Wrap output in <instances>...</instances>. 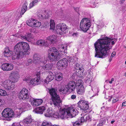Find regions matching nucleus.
Returning a JSON list of instances; mask_svg holds the SVG:
<instances>
[{
    "instance_id": "obj_20",
    "label": "nucleus",
    "mask_w": 126,
    "mask_h": 126,
    "mask_svg": "<svg viewBox=\"0 0 126 126\" xmlns=\"http://www.w3.org/2000/svg\"><path fill=\"white\" fill-rule=\"evenodd\" d=\"M48 74L47 77L44 81L46 83H48L49 82L51 81L54 79V76L51 72H49Z\"/></svg>"
},
{
    "instance_id": "obj_8",
    "label": "nucleus",
    "mask_w": 126,
    "mask_h": 126,
    "mask_svg": "<svg viewBox=\"0 0 126 126\" xmlns=\"http://www.w3.org/2000/svg\"><path fill=\"white\" fill-rule=\"evenodd\" d=\"M89 102L88 101L84 100H81L79 101L78 103V107L80 109L83 110L82 112L88 113L90 112L88 110L89 108Z\"/></svg>"
},
{
    "instance_id": "obj_40",
    "label": "nucleus",
    "mask_w": 126,
    "mask_h": 126,
    "mask_svg": "<svg viewBox=\"0 0 126 126\" xmlns=\"http://www.w3.org/2000/svg\"><path fill=\"white\" fill-rule=\"evenodd\" d=\"M41 25V23L35 20L34 23V27H39Z\"/></svg>"
},
{
    "instance_id": "obj_14",
    "label": "nucleus",
    "mask_w": 126,
    "mask_h": 126,
    "mask_svg": "<svg viewBox=\"0 0 126 126\" xmlns=\"http://www.w3.org/2000/svg\"><path fill=\"white\" fill-rule=\"evenodd\" d=\"M82 80L80 79L78 80V82L79 83L77 91V93L79 94H82L84 93L85 91L84 86L82 85Z\"/></svg>"
},
{
    "instance_id": "obj_35",
    "label": "nucleus",
    "mask_w": 126,
    "mask_h": 126,
    "mask_svg": "<svg viewBox=\"0 0 126 126\" xmlns=\"http://www.w3.org/2000/svg\"><path fill=\"white\" fill-rule=\"evenodd\" d=\"M53 65L51 63H48L46 64L45 65L43 66V67L44 69L46 70H50Z\"/></svg>"
},
{
    "instance_id": "obj_38",
    "label": "nucleus",
    "mask_w": 126,
    "mask_h": 126,
    "mask_svg": "<svg viewBox=\"0 0 126 126\" xmlns=\"http://www.w3.org/2000/svg\"><path fill=\"white\" fill-rule=\"evenodd\" d=\"M38 2V0H34L30 4L29 7L30 8H31L35 5H36Z\"/></svg>"
},
{
    "instance_id": "obj_24",
    "label": "nucleus",
    "mask_w": 126,
    "mask_h": 126,
    "mask_svg": "<svg viewBox=\"0 0 126 126\" xmlns=\"http://www.w3.org/2000/svg\"><path fill=\"white\" fill-rule=\"evenodd\" d=\"M67 59L70 62L73 63H74L78 60L77 58L75 56H68L67 57Z\"/></svg>"
},
{
    "instance_id": "obj_55",
    "label": "nucleus",
    "mask_w": 126,
    "mask_h": 126,
    "mask_svg": "<svg viewBox=\"0 0 126 126\" xmlns=\"http://www.w3.org/2000/svg\"><path fill=\"white\" fill-rule=\"evenodd\" d=\"M76 97V95L75 94H73L71 96V99H75Z\"/></svg>"
},
{
    "instance_id": "obj_10",
    "label": "nucleus",
    "mask_w": 126,
    "mask_h": 126,
    "mask_svg": "<svg viewBox=\"0 0 126 126\" xmlns=\"http://www.w3.org/2000/svg\"><path fill=\"white\" fill-rule=\"evenodd\" d=\"M13 82L10 80H7L2 83V85L4 88L7 90L13 89L14 88L15 85L13 84Z\"/></svg>"
},
{
    "instance_id": "obj_16",
    "label": "nucleus",
    "mask_w": 126,
    "mask_h": 126,
    "mask_svg": "<svg viewBox=\"0 0 126 126\" xmlns=\"http://www.w3.org/2000/svg\"><path fill=\"white\" fill-rule=\"evenodd\" d=\"M67 60L63 59L59 61L57 63V65L60 67L65 68L67 65Z\"/></svg>"
},
{
    "instance_id": "obj_63",
    "label": "nucleus",
    "mask_w": 126,
    "mask_h": 126,
    "mask_svg": "<svg viewBox=\"0 0 126 126\" xmlns=\"http://www.w3.org/2000/svg\"><path fill=\"white\" fill-rule=\"evenodd\" d=\"M102 125V124L101 123L98 124L97 126H101Z\"/></svg>"
},
{
    "instance_id": "obj_15",
    "label": "nucleus",
    "mask_w": 126,
    "mask_h": 126,
    "mask_svg": "<svg viewBox=\"0 0 126 126\" xmlns=\"http://www.w3.org/2000/svg\"><path fill=\"white\" fill-rule=\"evenodd\" d=\"M2 69L4 71H7L12 70L13 68V65L12 64L8 63L2 64L1 66Z\"/></svg>"
},
{
    "instance_id": "obj_37",
    "label": "nucleus",
    "mask_w": 126,
    "mask_h": 126,
    "mask_svg": "<svg viewBox=\"0 0 126 126\" xmlns=\"http://www.w3.org/2000/svg\"><path fill=\"white\" fill-rule=\"evenodd\" d=\"M55 23L53 20L51 19L50 21V26L51 29L54 30L55 29Z\"/></svg>"
},
{
    "instance_id": "obj_42",
    "label": "nucleus",
    "mask_w": 126,
    "mask_h": 126,
    "mask_svg": "<svg viewBox=\"0 0 126 126\" xmlns=\"http://www.w3.org/2000/svg\"><path fill=\"white\" fill-rule=\"evenodd\" d=\"M88 77L87 76L86 78L85 81L86 83H90L91 82V78L90 75L89 76L88 75Z\"/></svg>"
},
{
    "instance_id": "obj_23",
    "label": "nucleus",
    "mask_w": 126,
    "mask_h": 126,
    "mask_svg": "<svg viewBox=\"0 0 126 126\" xmlns=\"http://www.w3.org/2000/svg\"><path fill=\"white\" fill-rule=\"evenodd\" d=\"M48 57L51 62L58 61L60 58V56H48Z\"/></svg>"
},
{
    "instance_id": "obj_27",
    "label": "nucleus",
    "mask_w": 126,
    "mask_h": 126,
    "mask_svg": "<svg viewBox=\"0 0 126 126\" xmlns=\"http://www.w3.org/2000/svg\"><path fill=\"white\" fill-rule=\"evenodd\" d=\"M5 55L6 54L9 55H13L14 53H13L12 51L10 50L9 49V48L7 47H5L4 49V51L3 53Z\"/></svg>"
},
{
    "instance_id": "obj_17",
    "label": "nucleus",
    "mask_w": 126,
    "mask_h": 126,
    "mask_svg": "<svg viewBox=\"0 0 126 126\" xmlns=\"http://www.w3.org/2000/svg\"><path fill=\"white\" fill-rule=\"evenodd\" d=\"M85 113L82 112V115H83L82 117L80 119V121L81 123H82L84 122H86L88 120H91V118L88 114H85Z\"/></svg>"
},
{
    "instance_id": "obj_48",
    "label": "nucleus",
    "mask_w": 126,
    "mask_h": 126,
    "mask_svg": "<svg viewBox=\"0 0 126 126\" xmlns=\"http://www.w3.org/2000/svg\"><path fill=\"white\" fill-rule=\"evenodd\" d=\"M21 123H14L11 126H21L22 125L21 124Z\"/></svg>"
},
{
    "instance_id": "obj_64",
    "label": "nucleus",
    "mask_w": 126,
    "mask_h": 126,
    "mask_svg": "<svg viewBox=\"0 0 126 126\" xmlns=\"http://www.w3.org/2000/svg\"><path fill=\"white\" fill-rule=\"evenodd\" d=\"M115 54H116L115 52H113L112 53L111 55H115Z\"/></svg>"
},
{
    "instance_id": "obj_28",
    "label": "nucleus",
    "mask_w": 126,
    "mask_h": 126,
    "mask_svg": "<svg viewBox=\"0 0 126 126\" xmlns=\"http://www.w3.org/2000/svg\"><path fill=\"white\" fill-rule=\"evenodd\" d=\"M21 108L22 109L28 110L30 106V105L27 102L23 103L22 104Z\"/></svg>"
},
{
    "instance_id": "obj_59",
    "label": "nucleus",
    "mask_w": 126,
    "mask_h": 126,
    "mask_svg": "<svg viewBox=\"0 0 126 126\" xmlns=\"http://www.w3.org/2000/svg\"><path fill=\"white\" fill-rule=\"evenodd\" d=\"M106 121L104 119H103L101 120V123L102 124V125L104 124L105 123Z\"/></svg>"
},
{
    "instance_id": "obj_6",
    "label": "nucleus",
    "mask_w": 126,
    "mask_h": 126,
    "mask_svg": "<svg viewBox=\"0 0 126 126\" xmlns=\"http://www.w3.org/2000/svg\"><path fill=\"white\" fill-rule=\"evenodd\" d=\"M80 28L84 32H86L90 26V21L88 18H84L81 20L80 24Z\"/></svg>"
},
{
    "instance_id": "obj_47",
    "label": "nucleus",
    "mask_w": 126,
    "mask_h": 126,
    "mask_svg": "<svg viewBox=\"0 0 126 126\" xmlns=\"http://www.w3.org/2000/svg\"><path fill=\"white\" fill-rule=\"evenodd\" d=\"M28 4L27 2L26 1H25L24 3L23 4L22 8V9H25L27 10V6Z\"/></svg>"
},
{
    "instance_id": "obj_62",
    "label": "nucleus",
    "mask_w": 126,
    "mask_h": 126,
    "mask_svg": "<svg viewBox=\"0 0 126 126\" xmlns=\"http://www.w3.org/2000/svg\"><path fill=\"white\" fill-rule=\"evenodd\" d=\"M23 80L25 81H26L27 82L29 81V79L26 78H24L23 79Z\"/></svg>"
},
{
    "instance_id": "obj_49",
    "label": "nucleus",
    "mask_w": 126,
    "mask_h": 126,
    "mask_svg": "<svg viewBox=\"0 0 126 126\" xmlns=\"http://www.w3.org/2000/svg\"><path fill=\"white\" fill-rule=\"evenodd\" d=\"M26 35L28 37V38H27L28 40H29V41L30 40V39H31L32 36V34L30 33H28Z\"/></svg>"
},
{
    "instance_id": "obj_22",
    "label": "nucleus",
    "mask_w": 126,
    "mask_h": 126,
    "mask_svg": "<svg viewBox=\"0 0 126 126\" xmlns=\"http://www.w3.org/2000/svg\"><path fill=\"white\" fill-rule=\"evenodd\" d=\"M45 110V107L42 106L37 108L35 109L34 111L35 113L40 114H42L43 113Z\"/></svg>"
},
{
    "instance_id": "obj_32",
    "label": "nucleus",
    "mask_w": 126,
    "mask_h": 126,
    "mask_svg": "<svg viewBox=\"0 0 126 126\" xmlns=\"http://www.w3.org/2000/svg\"><path fill=\"white\" fill-rule=\"evenodd\" d=\"M35 21V19H33V20H27L26 23L29 26L34 27V23Z\"/></svg>"
},
{
    "instance_id": "obj_19",
    "label": "nucleus",
    "mask_w": 126,
    "mask_h": 126,
    "mask_svg": "<svg viewBox=\"0 0 126 126\" xmlns=\"http://www.w3.org/2000/svg\"><path fill=\"white\" fill-rule=\"evenodd\" d=\"M59 47V48L60 49V52H59V53H60V55H66L67 54L66 45L64 44H62L60 45Z\"/></svg>"
},
{
    "instance_id": "obj_25",
    "label": "nucleus",
    "mask_w": 126,
    "mask_h": 126,
    "mask_svg": "<svg viewBox=\"0 0 126 126\" xmlns=\"http://www.w3.org/2000/svg\"><path fill=\"white\" fill-rule=\"evenodd\" d=\"M53 112L50 109H48L45 114V116L47 117H52Z\"/></svg>"
},
{
    "instance_id": "obj_61",
    "label": "nucleus",
    "mask_w": 126,
    "mask_h": 126,
    "mask_svg": "<svg viewBox=\"0 0 126 126\" xmlns=\"http://www.w3.org/2000/svg\"><path fill=\"white\" fill-rule=\"evenodd\" d=\"M122 106H126V101L124 102L122 104Z\"/></svg>"
},
{
    "instance_id": "obj_29",
    "label": "nucleus",
    "mask_w": 126,
    "mask_h": 126,
    "mask_svg": "<svg viewBox=\"0 0 126 126\" xmlns=\"http://www.w3.org/2000/svg\"><path fill=\"white\" fill-rule=\"evenodd\" d=\"M75 67L77 69L81 71L82 73H83L84 69L81 65H80L78 63H76L75 65Z\"/></svg>"
},
{
    "instance_id": "obj_57",
    "label": "nucleus",
    "mask_w": 126,
    "mask_h": 126,
    "mask_svg": "<svg viewBox=\"0 0 126 126\" xmlns=\"http://www.w3.org/2000/svg\"><path fill=\"white\" fill-rule=\"evenodd\" d=\"M65 90L66 91H67V90H65L64 88H62L61 89H60L59 90V91L60 92H63V93H64L65 91Z\"/></svg>"
},
{
    "instance_id": "obj_12",
    "label": "nucleus",
    "mask_w": 126,
    "mask_h": 126,
    "mask_svg": "<svg viewBox=\"0 0 126 126\" xmlns=\"http://www.w3.org/2000/svg\"><path fill=\"white\" fill-rule=\"evenodd\" d=\"M40 72H37L36 74V77L30 81V84L34 85L40 84L41 82L40 77Z\"/></svg>"
},
{
    "instance_id": "obj_34",
    "label": "nucleus",
    "mask_w": 126,
    "mask_h": 126,
    "mask_svg": "<svg viewBox=\"0 0 126 126\" xmlns=\"http://www.w3.org/2000/svg\"><path fill=\"white\" fill-rule=\"evenodd\" d=\"M28 97V98H26L25 99L27 100V101H29L30 102L32 105H34V103L35 99L32 97L30 95Z\"/></svg>"
},
{
    "instance_id": "obj_30",
    "label": "nucleus",
    "mask_w": 126,
    "mask_h": 126,
    "mask_svg": "<svg viewBox=\"0 0 126 126\" xmlns=\"http://www.w3.org/2000/svg\"><path fill=\"white\" fill-rule=\"evenodd\" d=\"M43 102V100L41 99H35L34 103V105L38 106L40 105Z\"/></svg>"
},
{
    "instance_id": "obj_56",
    "label": "nucleus",
    "mask_w": 126,
    "mask_h": 126,
    "mask_svg": "<svg viewBox=\"0 0 126 126\" xmlns=\"http://www.w3.org/2000/svg\"><path fill=\"white\" fill-rule=\"evenodd\" d=\"M118 100V98L116 97H115V98H114L112 100V102L113 103H115Z\"/></svg>"
},
{
    "instance_id": "obj_58",
    "label": "nucleus",
    "mask_w": 126,
    "mask_h": 126,
    "mask_svg": "<svg viewBox=\"0 0 126 126\" xmlns=\"http://www.w3.org/2000/svg\"><path fill=\"white\" fill-rule=\"evenodd\" d=\"M114 57V56H110V57H109V61L110 62L111 61L112 58Z\"/></svg>"
},
{
    "instance_id": "obj_31",
    "label": "nucleus",
    "mask_w": 126,
    "mask_h": 126,
    "mask_svg": "<svg viewBox=\"0 0 126 126\" xmlns=\"http://www.w3.org/2000/svg\"><path fill=\"white\" fill-rule=\"evenodd\" d=\"M55 78L56 80L58 81H60L62 79L63 74L60 72H59L57 74L55 75Z\"/></svg>"
},
{
    "instance_id": "obj_52",
    "label": "nucleus",
    "mask_w": 126,
    "mask_h": 126,
    "mask_svg": "<svg viewBox=\"0 0 126 126\" xmlns=\"http://www.w3.org/2000/svg\"><path fill=\"white\" fill-rule=\"evenodd\" d=\"M28 63H26V65H29L30 64H31L32 63V60L31 59H29L28 61Z\"/></svg>"
},
{
    "instance_id": "obj_36",
    "label": "nucleus",
    "mask_w": 126,
    "mask_h": 126,
    "mask_svg": "<svg viewBox=\"0 0 126 126\" xmlns=\"http://www.w3.org/2000/svg\"><path fill=\"white\" fill-rule=\"evenodd\" d=\"M38 56H34L33 57V62L34 63H39L40 62V58Z\"/></svg>"
},
{
    "instance_id": "obj_2",
    "label": "nucleus",
    "mask_w": 126,
    "mask_h": 126,
    "mask_svg": "<svg viewBox=\"0 0 126 126\" xmlns=\"http://www.w3.org/2000/svg\"><path fill=\"white\" fill-rule=\"evenodd\" d=\"M78 111L72 107H70L67 109L61 108L59 113H54L53 114L52 117L56 118H60L62 119L69 117L73 118L75 116Z\"/></svg>"
},
{
    "instance_id": "obj_13",
    "label": "nucleus",
    "mask_w": 126,
    "mask_h": 126,
    "mask_svg": "<svg viewBox=\"0 0 126 126\" xmlns=\"http://www.w3.org/2000/svg\"><path fill=\"white\" fill-rule=\"evenodd\" d=\"M9 77L13 83L16 82L19 78L18 73L16 71H12Z\"/></svg>"
},
{
    "instance_id": "obj_3",
    "label": "nucleus",
    "mask_w": 126,
    "mask_h": 126,
    "mask_svg": "<svg viewBox=\"0 0 126 126\" xmlns=\"http://www.w3.org/2000/svg\"><path fill=\"white\" fill-rule=\"evenodd\" d=\"M28 44L25 42L17 43L15 47L14 52L16 55H27L30 54Z\"/></svg>"
},
{
    "instance_id": "obj_9",
    "label": "nucleus",
    "mask_w": 126,
    "mask_h": 126,
    "mask_svg": "<svg viewBox=\"0 0 126 126\" xmlns=\"http://www.w3.org/2000/svg\"><path fill=\"white\" fill-rule=\"evenodd\" d=\"M78 80L76 82L73 81H70L65 86V88L67 89L66 91L69 90L71 92L74 91L75 88L78 87L79 84Z\"/></svg>"
},
{
    "instance_id": "obj_5",
    "label": "nucleus",
    "mask_w": 126,
    "mask_h": 126,
    "mask_svg": "<svg viewBox=\"0 0 126 126\" xmlns=\"http://www.w3.org/2000/svg\"><path fill=\"white\" fill-rule=\"evenodd\" d=\"M2 116L4 118V119L6 120H9L10 118L12 117H18L19 115L16 116L15 114H14L13 110L11 109L7 108L5 109L3 111Z\"/></svg>"
},
{
    "instance_id": "obj_1",
    "label": "nucleus",
    "mask_w": 126,
    "mask_h": 126,
    "mask_svg": "<svg viewBox=\"0 0 126 126\" xmlns=\"http://www.w3.org/2000/svg\"><path fill=\"white\" fill-rule=\"evenodd\" d=\"M115 38H110L105 35L101 36V38L98 39L94 44L95 55H108L109 50L112 48L115 42L112 40Z\"/></svg>"
},
{
    "instance_id": "obj_26",
    "label": "nucleus",
    "mask_w": 126,
    "mask_h": 126,
    "mask_svg": "<svg viewBox=\"0 0 126 126\" xmlns=\"http://www.w3.org/2000/svg\"><path fill=\"white\" fill-rule=\"evenodd\" d=\"M32 121V119L31 116L27 117L23 121V123L27 124H29L31 123Z\"/></svg>"
},
{
    "instance_id": "obj_21",
    "label": "nucleus",
    "mask_w": 126,
    "mask_h": 126,
    "mask_svg": "<svg viewBox=\"0 0 126 126\" xmlns=\"http://www.w3.org/2000/svg\"><path fill=\"white\" fill-rule=\"evenodd\" d=\"M37 15L40 18L45 19L48 18L49 16V14L46 11H45L42 14L37 13Z\"/></svg>"
},
{
    "instance_id": "obj_44",
    "label": "nucleus",
    "mask_w": 126,
    "mask_h": 126,
    "mask_svg": "<svg viewBox=\"0 0 126 126\" xmlns=\"http://www.w3.org/2000/svg\"><path fill=\"white\" fill-rule=\"evenodd\" d=\"M6 92L5 90L0 89V95L1 96H5L6 95Z\"/></svg>"
},
{
    "instance_id": "obj_50",
    "label": "nucleus",
    "mask_w": 126,
    "mask_h": 126,
    "mask_svg": "<svg viewBox=\"0 0 126 126\" xmlns=\"http://www.w3.org/2000/svg\"><path fill=\"white\" fill-rule=\"evenodd\" d=\"M20 56H12V59L13 60H14L15 59V56L16 57V59H18L20 58Z\"/></svg>"
},
{
    "instance_id": "obj_18",
    "label": "nucleus",
    "mask_w": 126,
    "mask_h": 126,
    "mask_svg": "<svg viewBox=\"0 0 126 126\" xmlns=\"http://www.w3.org/2000/svg\"><path fill=\"white\" fill-rule=\"evenodd\" d=\"M58 50L55 47H52L50 48L48 50V55H60L59 52H58Z\"/></svg>"
},
{
    "instance_id": "obj_51",
    "label": "nucleus",
    "mask_w": 126,
    "mask_h": 126,
    "mask_svg": "<svg viewBox=\"0 0 126 126\" xmlns=\"http://www.w3.org/2000/svg\"><path fill=\"white\" fill-rule=\"evenodd\" d=\"M27 10V9H22V8H21V11L20 14L21 15H22L23 14L25 13V12Z\"/></svg>"
},
{
    "instance_id": "obj_4",
    "label": "nucleus",
    "mask_w": 126,
    "mask_h": 126,
    "mask_svg": "<svg viewBox=\"0 0 126 126\" xmlns=\"http://www.w3.org/2000/svg\"><path fill=\"white\" fill-rule=\"evenodd\" d=\"M49 91L50 95L51 104L55 106H59L62 101L59 96L57 93V89L52 88L49 89Z\"/></svg>"
},
{
    "instance_id": "obj_11",
    "label": "nucleus",
    "mask_w": 126,
    "mask_h": 126,
    "mask_svg": "<svg viewBox=\"0 0 126 126\" xmlns=\"http://www.w3.org/2000/svg\"><path fill=\"white\" fill-rule=\"evenodd\" d=\"M29 95L28 90L24 88L20 92L19 97L20 99L25 100L26 98H28Z\"/></svg>"
},
{
    "instance_id": "obj_45",
    "label": "nucleus",
    "mask_w": 126,
    "mask_h": 126,
    "mask_svg": "<svg viewBox=\"0 0 126 126\" xmlns=\"http://www.w3.org/2000/svg\"><path fill=\"white\" fill-rule=\"evenodd\" d=\"M80 119L78 121L75 122L74 123H73L74 126H79L80 125V123H81L80 122Z\"/></svg>"
},
{
    "instance_id": "obj_33",
    "label": "nucleus",
    "mask_w": 126,
    "mask_h": 126,
    "mask_svg": "<svg viewBox=\"0 0 126 126\" xmlns=\"http://www.w3.org/2000/svg\"><path fill=\"white\" fill-rule=\"evenodd\" d=\"M56 38V37L54 35L50 36L47 38V40L50 41L51 44L53 42L55 41Z\"/></svg>"
},
{
    "instance_id": "obj_54",
    "label": "nucleus",
    "mask_w": 126,
    "mask_h": 126,
    "mask_svg": "<svg viewBox=\"0 0 126 126\" xmlns=\"http://www.w3.org/2000/svg\"><path fill=\"white\" fill-rule=\"evenodd\" d=\"M74 10L77 12L79 14V8L78 7H77L76 8L74 7Z\"/></svg>"
},
{
    "instance_id": "obj_41",
    "label": "nucleus",
    "mask_w": 126,
    "mask_h": 126,
    "mask_svg": "<svg viewBox=\"0 0 126 126\" xmlns=\"http://www.w3.org/2000/svg\"><path fill=\"white\" fill-rule=\"evenodd\" d=\"M57 15L59 16H61V18H64L65 17V16L63 15V11L61 10H60L59 12H58L57 13Z\"/></svg>"
},
{
    "instance_id": "obj_60",
    "label": "nucleus",
    "mask_w": 126,
    "mask_h": 126,
    "mask_svg": "<svg viewBox=\"0 0 126 126\" xmlns=\"http://www.w3.org/2000/svg\"><path fill=\"white\" fill-rule=\"evenodd\" d=\"M125 0H120V4H123Z\"/></svg>"
},
{
    "instance_id": "obj_7",
    "label": "nucleus",
    "mask_w": 126,
    "mask_h": 126,
    "mask_svg": "<svg viewBox=\"0 0 126 126\" xmlns=\"http://www.w3.org/2000/svg\"><path fill=\"white\" fill-rule=\"evenodd\" d=\"M68 29L67 26L64 23H60L56 27V31L60 35L64 34Z\"/></svg>"
},
{
    "instance_id": "obj_53",
    "label": "nucleus",
    "mask_w": 126,
    "mask_h": 126,
    "mask_svg": "<svg viewBox=\"0 0 126 126\" xmlns=\"http://www.w3.org/2000/svg\"><path fill=\"white\" fill-rule=\"evenodd\" d=\"M106 56H95V57L103 59L106 57Z\"/></svg>"
},
{
    "instance_id": "obj_39",
    "label": "nucleus",
    "mask_w": 126,
    "mask_h": 126,
    "mask_svg": "<svg viewBox=\"0 0 126 126\" xmlns=\"http://www.w3.org/2000/svg\"><path fill=\"white\" fill-rule=\"evenodd\" d=\"M36 43L38 45L41 46L44 45L45 44L44 40H38Z\"/></svg>"
},
{
    "instance_id": "obj_46",
    "label": "nucleus",
    "mask_w": 126,
    "mask_h": 126,
    "mask_svg": "<svg viewBox=\"0 0 126 126\" xmlns=\"http://www.w3.org/2000/svg\"><path fill=\"white\" fill-rule=\"evenodd\" d=\"M19 38H21L22 39H25L28 41H29V40H28L27 38H28V37H27L26 35L25 36L20 35V36H19Z\"/></svg>"
},
{
    "instance_id": "obj_43",
    "label": "nucleus",
    "mask_w": 126,
    "mask_h": 126,
    "mask_svg": "<svg viewBox=\"0 0 126 126\" xmlns=\"http://www.w3.org/2000/svg\"><path fill=\"white\" fill-rule=\"evenodd\" d=\"M41 126H52V125L51 123L45 122H43Z\"/></svg>"
}]
</instances>
